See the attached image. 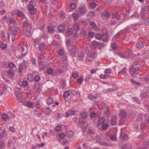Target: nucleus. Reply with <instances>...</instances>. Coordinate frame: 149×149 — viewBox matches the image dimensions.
<instances>
[{
    "mask_svg": "<svg viewBox=\"0 0 149 149\" xmlns=\"http://www.w3.org/2000/svg\"><path fill=\"white\" fill-rule=\"evenodd\" d=\"M69 49V52L72 56H78L80 59H82L84 58V53L82 52H80L81 56H80L78 54L79 51L78 49L74 46H71Z\"/></svg>",
    "mask_w": 149,
    "mask_h": 149,
    "instance_id": "obj_1",
    "label": "nucleus"
},
{
    "mask_svg": "<svg viewBox=\"0 0 149 149\" xmlns=\"http://www.w3.org/2000/svg\"><path fill=\"white\" fill-rule=\"evenodd\" d=\"M137 65L138 63L135 62L134 65L130 68L129 72L132 75L138 74L141 72V68L136 66ZM138 65H139V64H138Z\"/></svg>",
    "mask_w": 149,
    "mask_h": 149,
    "instance_id": "obj_2",
    "label": "nucleus"
},
{
    "mask_svg": "<svg viewBox=\"0 0 149 149\" xmlns=\"http://www.w3.org/2000/svg\"><path fill=\"white\" fill-rule=\"evenodd\" d=\"M25 19L22 22V24L23 26L26 28H29L31 29L32 27V25L31 22L26 17Z\"/></svg>",
    "mask_w": 149,
    "mask_h": 149,
    "instance_id": "obj_3",
    "label": "nucleus"
},
{
    "mask_svg": "<svg viewBox=\"0 0 149 149\" xmlns=\"http://www.w3.org/2000/svg\"><path fill=\"white\" fill-rule=\"evenodd\" d=\"M27 8L31 14L33 15L36 13V10L33 5H29L27 6Z\"/></svg>",
    "mask_w": 149,
    "mask_h": 149,
    "instance_id": "obj_4",
    "label": "nucleus"
},
{
    "mask_svg": "<svg viewBox=\"0 0 149 149\" xmlns=\"http://www.w3.org/2000/svg\"><path fill=\"white\" fill-rule=\"evenodd\" d=\"M110 16V14L107 11H104L102 15V17L103 19H108Z\"/></svg>",
    "mask_w": 149,
    "mask_h": 149,
    "instance_id": "obj_5",
    "label": "nucleus"
},
{
    "mask_svg": "<svg viewBox=\"0 0 149 149\" xmlns=\"http://www.w3.org/2000/svg\"><path fill=\"white\" fill-rule=\"evenodd\" d=\"M144 45V43L141 41H138L136 44V46L137 48L141 49L143 48Z\"/></svg>",
    "mask_w": 149,
    "mask_h": 149,
    "instance_id": "obj_6",
    "label": "nucleus"
},
{
    "mask_svg": "<svg viewBox=\"0 0 149 149\" xmlns=\"http://www.w3.org/2000/svg\"><path fill=\"white\" fill-rule=\"evenodd\" d=\"M80 13L82 15L86 14L87 12L86 8L85 7H81L79 8Z\"/></svg>",
    "mask_w": 149,
    "mask_h": 149,
    "instance_id": "obj_7",
    "label": "nucleus"
},
{
    "mask_svg": "<svg viewBox=\"0 0 149 149\" xmlns=\"http://www.w3.org/2000/svg\"><path fill=\"white\" fill-rule=\"evenodd\" d=\"M133 25H131L129 26L128 27H127V28L123 30V31L124 32V33H127V32L128 31H129L130 30V29L132 28H133V29L134 31H136L137 30V29L136 28H134L133 27Z\"/></svg>",
    "mask_w": 149,
    "mask_h": 149,
    "instance_id": "obj_8",
    "label": "nucleus"
},
{
    "mask_svg": "<svg viewBox=\"0 0 149 149\" xmlns=\"http://www.w3.org/2000/svg\"><path fill=\"white\" fill-rule=\"evenodd\" d=\"M117 118L115 116H112L111 120V125H115L116 124Z\"/></svg>",
    "mask_w": 149,
    "mask_h": 149,
    "instance_id": "obj_9",
    "label": "nucleus"
},
{
    "mask_svg": "<svg viewBox=\"0 0 149 149\" xmlns=\"http://www.w3.org/2000/svg\"><path fill=\"white\" fill-rule=\"evenodd\" d=\"M11 29L12 34L14 36L17 33L18 28L17 27H12L10 28V30Z\"/></svg>",
    "mask_w": 149,
    "mask_h": 149,
    "instance_id": "obj_10",
    "label": "nucleus"
},
{
    "mask_svg": "<svg viewBox=\"0 0 149 149\" xmlns=\"http://www.w3.org/2000/svg\"><path fill=\"white\" fill-rule=\"evenodd\" d=\"M7 22H8L10 25L14 24L16 23V21L13 18L10 17L8 18Z\"/></svg>",
    "mask_w": 149,
    "mask_h": 149,
    "instance_id": "obj_11",
    "label": "nucleus"
},
{
    "mask_svg": "<svg viewBox=\"0 0 149 149\" xmlns=\"http://www.w3.org/2000/svg\"><path fill=\"white\" fill-rule=\"evenodd\" d=\"M112 18L113 19H116L117 20L120 19V17L118 13H113L112 15Z\"/></svg>",
    "mask_w": 149,
    "mask_h": 149,
    "instance_id": "obj_12",
    "label": "nucleus"
},
{
    "mask_svg": "<svg viewBox=\"0 0 149 149\" xmlns=\"http://www.w3.org/2000/svg\"><path fill=\"white\" fill-rule=\"evenodd\" d=\"M46 101L47 103L48 104H50L54 102L53 99L51 97H49L46 99Z\"/></svg>",
    "mask_w": 149,
    "mask_h": 149,
    "instance_id": "obj_13",
    "label": "nucleus"
},
{
    "mask_svg": "<svg viewBox=\"0 0 149 149\" xmlns=\"http://www.w3.org/2000/svg\"><path fill=\"white\" fill-rule=\"evenodd\" d=\"M56 26H50L48 28V31L49 33H52L54 30V28H56Z\"/></svg>",
    "mask_w": 149,
    "mask_h": 149,
    "instance_id": "obj_14",
    "label": "nucleus"
},
{
    "mask_svg": "<svg viewBox=\"0 0 149 149\" xmlns=\"http://www.w3.org/2000/svg\"><path fill=\"white\" fill-rule=\"evenodd\" d=\"M63 72V70L61 69L58 68L56 70L54 71V76H56L58 74H60Z\"/></svg>",
    "mask_w": 149,
    "mask_h": 149,
    "instance_id": "obj_15",
    "label": "nucleus"
},
{
    "mask_svg": "<svg viewBox=\"0 0 149 149\" xmlns=\"http://www.w3.org/2000/svg\"><path fill=\"white\" fill-rule=\"evenodd\" d=\"M127 113L125 110H120L119 115L122 117H125L127 116Z\"/></svg>",
    "mask_w": 149,
    "mask_h": 149,
    "instance_id": "obj_16",
    "label": "nucleus"
},
{
    "mask_svg": "<svg viewBox=\"0 0 149 149\" xmlns=\"http://www.w3.org/2000/svg\"><path fill=\"white\" fill-rule=\"evenodd\" d=\"M17 97V100L19 102H22V96L20 94H15Z\"/></svg>",
    "mask_w": 149,
    "mask_h": 149,
    "instance_id": "obj_17",
    "label": "nucleus"
},
{
    "mask_svg": "<svg viewBox=\"0 0 149 149\" xmlns=\"http://www.w3.org/2000/svg\"><path fill=\"white\" fill-rule=\"evenodd\" d=\"M121 148L123 149H130L131 148V146L130 144H125L122 145Z\"/></svg>",
    "mask_w": 149,
    "mask_h": 149,
    "instance_id": "obj_18",
    "label": "nucleus"
},
{
    "mask_svg": "<svg viewBox=\"0 0 149 149\" xmlns=\"http://www.w3.org/2000/svg\"><path fill=\"white\" fill-rule=\"evenodd\" d=\"M109 107L108 106H106L105 108V110L104 112L107 117H109V116L110 113L109 112Z\"/></svg>",
    "mask_w": 149,
    "mask_h": 149,
    "instance_id": "obj_19",
    "label": "nucleus"
},
{
    "mask_svg": "<svg viewBox=\"0 0 149 149\" xmlns=\"http://www.w3.org/2000/svg\"><path fill=\"white\" fill-rule=\"evenodd\" d=\"M58 30L59 32H63L65 31V25H60L58 27Z\"/></svg>",
    "mask_w": 149,
    "mask_h": 149,
    "instance_id": "obj_20",
    "label": "nucleus"
},
{
    "mask_svg": "<svg viewBox=\"0 0 149 149\" xmlns=\"http://www.w3.org/2000/svg\"><path fill=\"white\" fill-rule=\"evenodd\" d=\"M88 56L92 58H95V53L93 52H90L88 53Z\"/></svg>",
    "mask_w": 149,
    "mask_h": 149,
    "instance_id": "obj_21",
    "label": "nucleus"
},
{
    "mask_svg": "<svg viewBox=\"0 0 149 149\" xmlns=\"http://www.w3.org/2000/svg\"><path fill=\"white\" fill-rule=\"evenodd\" d=\"M45 44L43 43H41L38 46V48L40 51H42L44 50L45 47Z\"/></svg>",
    "mask_w": 149,
    "mask_h": 149,
    "instance_id": "obj_22",
    "label": "nucleus"
},
{
    "mask_svg": "<svg viewBox=\"0 0 149 149\" xmlns=\"http://www.w3.org/2000/svg\"><path fill=\"white\" fill-rule=\"evenodd\" d=\"M34 88L35 89V90L37 92H40L41 91V88L40 86L38 84L37 85L34 86Z\"/></svg>",
    "mask_w": 149,
    "mask_h": 149,
    "instance_id": "obj_23",
    "label": "nucleus"
},
{
    "mask_svg": "<svg viewBox=\"0 0 149 149\" xmlns=\"http://www.w3.org/2000/svg\"><path fill=\"white\" fill-rule=\"evenodd\" d=\"M5 146V142L2 140L0 141V149H3Z\"/></svg>",
    "mask_w": 149,
    "mask_h": 149,
    "instance_id": "obj_24",
    "label": "nucleus"
},
{
    "mask_svg": "<svg viewBox=\"0 0 149 149\" xmlns=\"http://www.w3.org/2000/svg\"><path fill=\"white\" fill-rule=\"evenodd\" d=\"M73 18L74 20H77L79 17V14L76 13H73L72 14Z\"/></svg>",
    "mask_w": 149,
    "mask_h": 149,
    "instance_id": "obj_25",
    "label": "nucleus"
},
{
    "mask_svg": "<svg viewBox=\"0 0 149 149\" xmlns=\"http://www.w3.org/2000/svg\"><path fill=\"white\" fill-rule=\"evenodd\" d=\"M73 33V29L72 28H70L68 29L66 31V34L67 36L71 35Z\"/></svg>",
    "mask_w": 149,
    "mask_h": 149,
    "instance_id": "obj_26",
    "label": "nucleus"
},
{
    "mask_svg": "<svg viewBox=\"0 0 149 149\" xmlns=\"http://www.w3.org/2000/svg\"><path fill=\"white\" fill-rule=\"evenodd\" d=\"M27 79L30 81H32L33 80V78L32 74H29L27 76Z\"/></svg>",
    "mask_w": 149,
    "mask_h": 149,
    "instance_id": "obj_27",
    "label": "nucleus"
},
{
    "mask_svg": "<svg viewBox=\"0 0 149 149\" xmlns=\"http://www.w3.org/2000/svg\"><path fill=\"white\" fill-rule=\"evenodd\" d=\"M105 121V119L104 118L102 117H101L99 118L98 120V123L100 125H102L104 122Z\"/></svg>",
    "mask_w": 149,
    "mask_h": 149,
    "instance_id": "obj_28",
    "label": "nucleus"
},
{
    "mask_svg": "<svg viewBox=\"0 0 149 149\" xmlns=\"http://www.w3.org/2000/svg\"><path fill=\"white\" fill-rule=\"evenodd\" d=\"M91 44L95 48L99 46V43L96 41H93L92 42Z\"/></svg>",
    "mask_w": 149,
    "mask_h": 149,
    "instance_id": "obj_29",
    "label": "nucleus"
},
{
    "mask_svg": "<svg viewBox=\"0 0 149 149\" xmlns=\"http://www.w3.org/2000/svg\"><path fill=\"white\" fill-rule=\"evenodd\" d=\"M74 29L76 31H78L79 30V25L77 23H75L73 25Z\"/></svg>",
    "mask_w": 149,
    "mask_h": 149,
    "instance_id": "obj_30",
    "label": "nucleus"
},
{
    "mask_svg": "<svg viewBox=\"0 0 149 149\" xmlns=\"http://www.w3.org/2000/svg\"><path fill=\"white\" fill-rule=\"evenodd\" d=\"M95 15V13L91 11L88 13L87 16L90 18H92L94 17Z\"/></svg>",
    "mask_w": 149,
    "mask_h": 149,
    "instance_id": "obj_31",
    "label": "nucleus"
},
{
    "mask_svg": "<svg viewBox=\"0 0 149 149\" xmlns=\"http://www.w3.org/2000/svg\"><path fill=\"white\" fill-rule=\"evenodd\" d=\"M17 16L20 17H23L24 16L23 13L19 10H17Z\"/></svg>",
    "mask_w": 149,
    "mask_h": 149,
    "instance_id": "obj_32",
    "label": "nucleus"
},
{
    "mask_svg": "<svg viewBox=\"0 0 149 149\" xmlns=\"http://www.w3.org/2000/svg\"><path fill=\"white\" fill-rule=\"evenodd\" d=\"M70 92H71V94L73 96L77 95L79 93V91L75 90H71Z\"/></svg>",
    "mask_w": 149,
    "mask_h": 149,
    "instance_id": "obj_33",
    "label": "nucleus"
},
{
    "mask_svg": "<svg viewBox=\"0 0 149 149\" xmlns=\"http://www.w3.org/2000/svg\"><path fill=\"white\" fill-rule=\"evenodd\" d=\"M73 135V133L71 131H68L67 132V136L69 138L72 137Z\"/></svg>",
    "mask_w": 149,
    "mask_h": 149,
    "instance_id": "obj_34",
    "label": "nucleus"
},
{
    "mask_svg": "<svg viewBox=\"0 0 149 149\" xmlns=\"http://www.w3.org/2000/svg\"><path fill=\"white\" fill-rule=\"evenodd\" d=\"M47 72L48 74L52 75V76H54V71H53L52 69L51 68L48 69Z\"/></svg>",
    "mask_w": 149,
    "mask_h": 149,
    "instance_id": "obj_35",
    "label": "nucleus"
},
{
    "mask_svg": "<svg viewBox=\"0 0 149 149\" xmlns=\"http://www.w3.org/2000/svg\"><path fill=\"white\" fill-rule=\"evenodd\" d=\"M58 54L61 56H63L65 55V51L63 49H60L58 52Z\"/></svg>",
    "mask_w": 149,
    "mask_h": 149,
    "instance_id": "obj_36",
    "label": "nucleus"
},
{
    "mask_svg": "<svg viewBox=\"0 0 149 149\" xmlns=\"http://www.w3.org/2000/svg\"><path fill=\"white\" fill-rule=\"evenodd\" d=\"M108 38V36L107 34H104L102 36L101 39L102 40L106 42Z\"/></svg>",
    "mask_w": 149,
    "mask_h": 149,
    "instance_id": "obj_37",
    "label": "nucleus"
},
{
    "mask_svg": "<svg viewBox=\"0 0 149 149\" xmlns=\"http://www.w3.org/2000/svg\"><path fill=\"white\" fill-rule=\"evenodd\" d=\"M51 111L49 108H47L44 110V112L45 115H49L50 114Z\"/></svg>",
    "mask_w": 149,
    "mask_h": 149,
    "instance_id": "obj_38",
    "label": "nucleus"
},
{
    "mask_svg": "<svg viewBox=\"0 0 149 149\" xmlns=\"http://www.w3.org/2000/svg\"><path fill=\"white\" fill-rule=\"evenodd\" d=\"M7 72L8 75L11 76L14 75V72L13 70L12 69H8L7 71Z\"/></svg>",
    "mask_w": 149,
    "mask_h": 149,
    "instance_id": "obj_39",
    "label": "nucleus"
},
{
    "mask_svg": "<svg viewBox=\"0 0 149 149\" xmlns=\"http://www.w3.org/2000/svg\"><path fill=\"white\" fill-rule=\"evenodd\" d=\"M8 118V116L6 113H3L1 116V119L3 120H5Z\"/></svg>",
    "mask_w": 149,
    "mask_h": 149,
    "instance_id": "obj_40",
    "label": "nucleus"
},
{
    "mask_svg": "<svg viewBox=\"0 0 149 149\" xmlns=\"http://www.w3.org/2000/svg\"><path fill=\"white\" fill-rule=\"evenodd\" d=\"M126 68H123L120 71L118 72V74H119L120 73L122 74H126Z\"/></svg>",
    "mask_w": 149,
    "mask_h": 149,
    "instance_id": "obj_41",
    "label": "nucleus"
},
{
    "mask_svg": "<svg viewBox=\"0 0 149 149\" xmlns=\"http://www.w3.org/2000/svg\"><path fill=\"white\" fill-rule=\"evenodd\" d=\"M37 58L38 60H42L44 59V57L43 56L42 54H38L37 56Z\"/></svg>",
    "mask_w": 149,
    "mask_h": 149,
    "instance_id": "obj_42",
    "label": "nucleus"
},
{
    "mask_svg": "<svg viewBox=\"0 0 149 149\" xmlns=\"http://www.w3.org/2000/svg\"><path fill=\"white\" fill-rule=\"evenodd\" d=\"M80 116L83 118H86L87 117V113L85 112L81 113L80 114Z\"/></svg>",
    "mask_w": 149,
    "mask_h": 149,
    "instance_id": "obj_43",
    "label": "nucleus"
},
{
    "mask_svg": "<svg viewBox=\"0 0 149 149\" xmlns=\"http://www.w3.org/2000/svg\"><path fill=\"white\" fill-rule=\"evenodd\" d=\"M21 48L22 52V56H24L27 53V52L26 51H25V49L23 47H22Z\"/></svg>",
    "mask_w": 149,
    "mask_h": 149,
    "instance_id": "obj_44",
    "label": "nucleus"
},
{
    "mask_svg": "<svg viewBox=\"0 0 149 149\" xmlns=\"http://www.w3.org/2000/svg\"><path fill=\"white\" fill-rule=\"evenodd\" d=\"M116 134H114L110 137V139L113 141H115L116 140Z\"/></svg>",
    "mask_w": 149,
    "mask_h": 149,
    "instance_id": "obj_45",
    "label": "nucleus"
},
{
    "mask_svg": "<svg viewBox=\"0 0 149 149\" xmlns=\"http://www.w3.org/2000/svg\"><path fill=\"white\" fill-rule=\"evenodd\" d=\"M92 76L91 75H87L86 77L85 81L86 82L88 83L89 81V79L91 78Z\"/></svg>",
    "mask_w": 149,
    "mask_h": 149,
    "instance_id": "obj_46",
    "label": "nucleus"
},
{
    "mask_svg": "<svg viewBox=\"0 0 149 149\" xmlns=\"http://www.w3.org/2000/svg\"><path fill=\"white\" fill-rule=\"evenodd\" d=\"M33 42L34 43V46H36L38 45L39 42V41L38 39H36L33 40Z\"/></svg>",
    "mask_w": 149,
    "mask_h": 149,
    "instance_id": "obj_47",
    "label": "nucleus"
},
{
    "mask_svg": "<svg viewBox=\"0 0 149 149\" xmlns=\"http://www.w3.org/2000/svg\"><path fill=\"white\" fill-rule=\"evenodd\" d=\"M25 35L28 37H29L31 36V32L29 30H27L25 33Z\"/></svg>",
    "mask_w": 149,
    "mask_h": 149,
    "instance_id": "obj_48",
    "label": "nucleus"
},
{
    "mask_svg": "<svg viewBox=\"0 0 149 149\" xmlns=\"http://www.w3.org/2000/svg\"><path fill=\"white\" fill-rule=\"evenodd\" d=\"M123 31V30H122L121 31L118 32L114 36L113 38H118L122 33V32H124Z\"/></svg>",
    "mask_w": 149,
    "mask_h": 149,
    "instance_id": "obj_49",
    "label": "nucleus"
},
{
    "mask_svg": "<svg viewBox=\"0 0 149 149\" xmlns=\"http://www.w3.org/2000/svg\"><path fill=\"white\" fill-rule=\"evenodd\" d=\"M40 77L38 75H36L34 78H33V80L36 82H38L40 80Z\"/></svg>",
    "mask_w": 149,
    "mask_h": 149,
    "instance_id": "obj_50",
    "label": "nucleus"
},
{
    "mask_svg": "<svg viewBox=\"0 0 149 149\" xmlns=\"http://www.w3.org/2000/svg\"><path fill=\"white\" fill-rule=\"evenodd\" d=\"M70 95V93L68 91H65L63 95V97L64 98H65L67 97Z\"/></svg>",
    "mask_w": 149,
    "mask_h": 149,
    "instance_id": "obj_51",
    "label": "nucleus"
},
{
    "mask_svg": "<svg viewBox=\"0 0 149 149\" xmlns=\"http://www.w3.org/2000/svg\"><path fill=\"white\" fill-rule=\"evenodd\" d=\"M98 143L100 145L102 146H107L108 145L107 143L104 142H99Z\"/></svg>",
    "mask_w": 149,
    "mask_h": 149,
    "instance_id": "obj_52",
    "label": "nucleus"
},
{
    "mask_svg": "<svg viewBox=\"0 0 149 149\" xmlns=\"http://www.w3.org/2000/svg\"><path fill=\"white\" fill-rule=\"evenodd\" d=\"M23 66L22 65V64H19V73H22L23 70Z\"/></svg>",
    "mask_w": 149,
    "mask_h": 149,
    "instance_id": "obj_53",
    "label": "nucleus"
},
{
    "mask_svg": "<svg viewBox=\"0 0 149 149\" xmlns=\"http://www.w3.org/2000/svg\"><path fill=\"white\" fill-rule=\"evenodd\" d=\"M35 106L37 107L40 108L42 106L41 102H40L39 101H37L36 102Z\"/></svg>",
    "mask_w": 149,
    "mask_h": 149,
    "instance_id": "obj_54",
    "label": "nucleus"
},
{
    "mask_svg": "<svg viewBox=\"0 0 149 149\" xmlns=\"http://www.w3.org/2000/svg\"><path fill=\"white\" fill-rule=\"evenodd\" d=\"M88 98L91 100H93L96 99V97L94 96L91 95L89 94L88 95Z\"/></svg>",
    "mask_w": 149,
    "mask_h": 149,
    "instance_id": "obj_55",
    "label": "nucleus"
},
{
    "mask_svg": "<svg viewBox=\"0 0 149 149\" xmlns=\"http://www.w3.org/2000/svg\"><path fill=\"white\" fill-rule=\"evenodd\" d=\"M116 21H115L114 19L112 18L111 21L110 22V24L111 25H115L116 24Z\"/></svg>",
    "mask_w": 149,
    "mask_h": 149,
    "instance_id": "obj_56",
    "label": "nucleus"
},
{
    "mask_svg": "<svg viewBox=\"0 0 149 149\" xmlns=\"http://www.w3.org/2000/svg\"><path fill=\"white\" fill-rule=\"evenodd\" d=\"M72 75L74 78H76L78 76V74L75 72H73L72 74Z\"/></svg>",
    "mask_w": 149,
    "mask_h": 149,
    "instance_id": "obj_57",
    "label": "nucleus"
},
{
    "mask_svg": "<svg viewBox=\"0 0 149 149\" xmlns=\"http://www.w3.org/2000/svg\"><path fill=\"white\" fill-rule=\"evenodd\" d=\"M59 15L60 17L62 18H64L65 17V14L63 11L60 12L59 13Z\"/></svg>",
    "mask_w": 149,
    "mask_h": 149,
    "instance_id": "obj_58",
    "label": "nucleus"
},
{
    "mask_svg": "<svg viewBox=\"0 0 149 149\" xmlns=\"http://www.w3.org/2000/svg\"><path fill=\"white\" fill-rule=\"evenodd\" d=\"M13 142L12 140H9L7 144V146L8 147H10L11 146V145H12L13 144Z\"/></svg>",
    "mask_w": 149,
    "mask_h": 149,
    "instance_id": "obj_59",
    "label": "nucleus"
},
{
    "mask_svg": "<svg viewBox=\"0 0 149 149\" xmlns=\"http://www.w3.org/2000/svg\"><path fill=\"white\" fill-rule=\"evenodd\" d=\"M119 56L121 57L124 58L126 57V54H125L123 53H118Z\"/></svg>",
    "mask_w": 149,
    "mask_h": 149,
    "instance_id": "obj_60",
    "label": "nucleus"
},
{
    "mask_svg": "<svg viewBox=\"0 0 149 149\" xmlns=\"http://www.w3.org/2000/svg\"><path fill=\"white\" fill-rule=\"evenodd\" d=\"M102 36L100 33H97L96 35L95 38L98 40H100L101 39Z\"/></svg>",
    "mask_w": 149,
    "mask_h": 149,
    "instance_id": "obj_61",
    "label": "nucleus"
},
{
    "mask_svg": "<svg viewBox=\"0 0 149 149\" xmlns=\"http://www.w3.org/2000/svg\"><path fill=\"white\" fill-rule=\"evenodd\" d=\"M31 61L32 64L34 66H36V61L35 59L34 58H31Z\"/></svg>",
    "mask_w": 149,
    "mask_h": 149,
    "instance_id": "obj_62",
    "label": "nucleus"
},
{
    "mask_svg": "<svg viewBox=\"0 0 149 149\" xmlns=\"http://www.w3.org/2000/svg\"><path fill=\"white\" fill-rule=\"evenodd\" d=\"M27 106L29 107H31L33 106V103L31 102H28L26 103Z\"/></svg>",
    "mask_w": 149,
    "mask_h": 149,
    "instance_id": "obj_63",
    "label": "nucleus"
},
{
    "mask_svg": "<svg viewBox=\"0 0 149 149\" xmlns=\"http://www.w3.org/2000/svg\"><path fill=\"white\" fill-rule=\"evenodd\" d=\"M144 24L147 26L149 25V20L146 19H144Z\"/></svg>",
    "mask_w": 149,
    "mask_h": 149,
    "instance_id": "obj_64",
    "label": "nucleus"
}]
</instances>
